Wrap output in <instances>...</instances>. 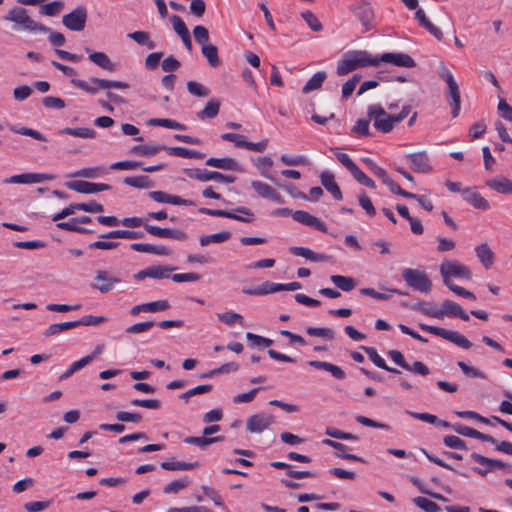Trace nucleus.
<instances>
[{
	"label": "nucleus",
	"instance_id": "f257e3e1",
	"mask_svg": "<svg viewBox=\"0 0 512 512\" xmlns=\"http://www.w3.org/2000/svg\"><path fill=\"white\" fill-rule=\"evenodd\" d=\"M368 66H378L376 56L373 57L365 50H352L346 52L337 64V74L339 76L347 75L348 73Z\"/></svg>",
	"mask_w": 512,
	"mask_h": 512
},
{
	"label": "nucleus",
	"instance_id": "f03ea898",
	"mask_svg": "<svg viewBox=\"0 0 512 512\" xmlns=\"http://www.w3.org/2000/svg\"><path fill=\"white\" fill-rule=\"evenodd\" d=\"M367 116L373 121L374 128L381 133H390L397 124L394 116L386 112L380 104H373L368 107Z\"/></svg>",
	"mask_w": 512,
	"mask_h": 512
},
{
	"label": "nucleus",
	"instance_id": "7ed1b4c3",
	"mask_svg": "<svg viewBox=\"0 0 512 512\" xmlns=\"http://www.w3.org/2000/svg\"><path fill=\"white\" fill-rule=\"evenodd\" d=\"M440 274L445 285L453 283L451 278H462L470 280L472 278V272L470 269L455 260H445L440 264Z\"/></svg>",
	"mask_w": 512,
	"mask_h": 512
},
{
	"label": "nucleus",
	"instance_id": "20e7f679",
	"mask_svg": "<svg viewBox=\"0 0 512 512\" xmlns=\"http://www.w3.org/2000/svg\"><path fill=\"white\" fill-rule=\"evenodd\" d=\"M418 326L423 331H426L433 335L439 336V337L457 345L458 347H460L462 349H470L473 345L464 335H462L461 333H459L457 331H451V330H447L442 327L427 325L424 323H419Z\"/></svg>",
	"mask_w": 512,
	"mask_h": 512
},
{
	"label": "nucleus",
	"instance_id": "39448f33",
	"mask_svg": "<svg viewBox=\"0 0 512 512\" xmlns=\"http://www.w3.org/2000/svg\"><path fill=\"white\" fill-rule=\"evenodd\" d=\"M402 277L406 284L415 291L429 293L432 289L431 280L422 270L405 268L402 270Z\"/></svg>",
	"mask_w": 512,
	"mask_h": 512
},
{
	"label": "nucleus",
	"instance_id": "423d86ee",
	"mask_svg": "<svg viewBox=\"0 0 512 512\" xmlns=\"http://www.w3.org/2000/svg\"><path fill=\"white\" fill-rule=\"evenodd\" d=\"M4 19L7 21L20 24L24 30L39 31L44 33L49 31V29L43 24H40L32 20L30 16L27 14V10L21 7L15 6L12 9H10L8 14L4 16Z\"/></svg>",
	"mask_w": 512,
	"mask_h": 512
},
{
	"label": "nucleus",
	"instance_id": "0eeeda50",
	"mask_svg": "<svg viewBox=\"0 0 512 512\" xmlns=\"http://www.w3.org/2000/svg\"><path fill=\"white\" fill-rule=\"evenodd\" d=\"M90 81L95 86L89 85L84 80H80V79H72L71 80V82L75 86L81 88L82 90H84L90 94H96L98 92V90H100V89L109 90L112 88H117V89H128L129 88V84L126 82H122V81L107 80V79H101V78H91Z\"/></svg>",
	"mask_w": 512,
	"mask_h": 512
},
{
	"label": "nucleus",
	"instance_id": "6e6552de",
	"mask_svg": "<svg viewBox=\"0 0 512 512\" xmlns=\"http://www.w3.org/2000/svg\"><path fill=\"white\" fill-rule=\"evenodd\" d=\"M440 77L448 85L447 97L450 99L449 104L451 106V114L455 118L459 115L460 112L461 96L459 86L453 74L449 70H444L443 72H441Z\"/></svg>",
	"mask_w": 512,
	"mask_h": 512
},
{
	"label": "nucleus",
	"instance_id": "1a4fd4ad",
	"mask_svg": "<svg viewBox=\"0 0 512 512\" xmlns=\"http://www.w3.org/2000/svg\"><path fill=\"white\" fill-rule=\"evenodd\" d=\"M184 173L187 175V177L191 179H196L201 182H207V181H217V182H224V183H233L235 181V177L231 175H224L217 171H209L206 169H184Z\"/></svg>",
	"mask_w": 512,
	"mask_h": 512
},
{
	"label": "nucleus",
	"instance_id": "9d476101",
	"mask_svg": "<svg viewBox=\"0 0 512 512\" xmlns=\"http://www.w3.org/2000/svg\"><path fill=\"white\" fill-rule=\"evenodd\" d=\"M388 355L395 364L407 371L414 372L421 376H427L430 373V369L425 363L422 361H415L412 364H409L404 359L403 354L398 350H390Z\"/></svg>",
	"mask_w": 512,
	"mask_h": 512
},
{
	"label": "nucleus",
	"instance_id": "9b49d317",
	"mask_svg": "<svg viewBox=\"0 0 512 512\" xmlns=\"http://www.w3.org/2000/svg\"><path fill=\"white\" fill-rule=\"evenodd\" d=\"M358 20L364 26L365 31H369L374 28V10L369 0H361L358 5L353 8Z\"/></svg>",
	"mask_w": 512,
	"mask_h": 512
},
{
	"label": "nucleus",
	"instance_id": "f8f14e48",
	"mask_svg": "<svg viewBox=\"0 0 512 512\" xmlns=\"http://www.w3.org/2000/svg\"><path fill=\"white\" fill-rule=\"evenodd\" d=\"M471 458L479 465H487V468H479V467L473 468V471L481 476H486L489 472H492L495 469L510 468V466L508 464L502 462L501 460L491 459V458L485 457L481 454H478L476 452L471 454Z\"/></svg>",
	"mask_w": 512,
	"mask_h": 512
},
{
	"label": "nucleus",
	"instance_id": "ddd939ff",
	"mask_svg": "<svg viewBox=\"0 0 512 512\" xmlns=\"http://www.w3.org/2000/svg\"><path fill=\"white\" fill-rule=\"evenodd\" d=\"M121 280L115 276H112L105 270L96 272L94 281L91 283V288L99 290L101 293H108L112 291L116 284H119Z\"/></svg>",
	"mask_w": 512,
	"mask_h": 512
},
{
	"label": "nucleus",
	"instance_id": "4468645a",
	"mask_svg": "<svg viewBox=\"0 0 512 512\" xmlns=\"http://www.w3.org/2000/svg\"><path fill=\"white\" fill-rule=\"evenodd\" d=\"M87 21V9L84 6H78L76 9L66 14V29L80 32L84 30Z\"/></svg>",
	"mask_w": 512,
	"mask_h": 512
},
{
	"label": "nucleus",
	"instance_id": "2eb2a0df",
	"mask_svg": "<svg viewBox=\"0 0 512 512\" xmlns=\"http://www.w3.org/2000/svg\"><path fill=\"white\" fill-rule=\"evenodd\" d=\"M274 422V416L266 413H258L247 419L246 428L251 433H261L269 428Z\"/></svg>",
	"mask_w": 512,
	"mask_h": 512
},
{
	"label": "nucleus",
	"instance_id": "dca6fc26",
	"mask_svg": "<svg viewBox=\"0 0 512 512\" xmlns=\"http://www.w3.org/2000/svg\"><path fill=\"white\" fill-rule=\"evenodd\" d=\"M66 187L79 193L91 194L100 191L110 190L111 186L104 183H93L83 180H72L66 182Z\"/></svg>",
	"mask_w": 512,
	"mask_h": 512
},
{
	"label": "nucleus",
	"instance_id": "f3484780",
	"mask_svg": "<svg viewBox=\"0 0 512 512\" xmlns=\"http://www.w3.org/2000/svg\"><path fill=\"white\" fill-rule=\"evenodd\" d=\"M174 267L170 266H162V265H155V266H149L143 270L138 271L135 274L136 280H144L146 278H153V279H168L170 278V273L174 271Z\"/></svg>",
	"mask_w": 512,
	"mask_h": 512
},
{
	"label": "nucleus",
	"instance_id": "a211bd4d",
	"mask_svg": "<svg viewBox=\"0 0 512 512\" xmlns=\"http://www.w3.org/2000/svg\"><path fill=\"white\" fill-rule=\"evenodd\" d=\"M376 60H378V65L384 62L398 67L413 68L416 66L414 59L405 53H384L376 56Z\"/></svg>",
	"mask_w": 512,
	"mask_h": 512
},
{
	"label": "nucleus",
	"instance_id": "6ab92c4d",
	"mask_svg": "<svg viewBox=\"0 0 512 512\" xmlns=\"http://www.w3.org/2000/svg\"><path fill=\"white\" fill-rule=\"evenodd\" d=\"M411 164V169L418 173H429L432 171L430 159L426 151L410 153L405 156Z\"/></svg>",
	"mask_w": 512,
	"mask_h": 512
},
{
	"label": "nucleus",
	"instance_id": "aec40b11",
	"mask_svg": "<svg viewBox=\"0 0 512 512\" xmlns=\"http://www.w3.org/2000/svg\"><path fill=\"white\" fill-rule=\"evenodd\" d=\"M144 229L151 235L160 238H171L179 241L187 239V234L181 230L161 228L154 225H144Z\"/></svg>",
	"mask_w": 512,
	"mask_h": 512
},
{
	"label": "nucleus",
	"instance_id": "412c9836",
	"mask_svg": "<svg viewBox=\"0 0 512 512\" xmlns=\"http://www.w3.org/2000/svg\"><path fill=\"white\" fill-rule=\"evenodd\" d=\"M54 176L51 174H43V173H23L19 175H13L10 178L6 179L5 182L11 184H30V183H40L46 180H52Z\"/></svg>",
	"mask_w": 512,
	"mask_h": 512
},
{
	"label": "nucleus",
	"instance_id": "4be33fe9",
	"mask_svg": "<svg viewBox=\"0 0 512 512\" xmlns=\"http://www.w3.org/2000/svg\"><path fill=\"white\" fill-rule=\"evenodd\" d=\"M292 217L298 223L315 228L316 230H319L324 233L327 232V226L317 217L313 216L312 214L306 211L297 210L293 212Z\"/></svg>",
	"mask_w": 512,
	"mask_h": 512
},
{
	"label": "nucleus",
	"instance_id": "5701e85b",
	"mask_svg": "<svg viewBox=\"0 0 512 512\" xmlns=\"http://www.w3.org/2000/svg\"><path fill=\"white\" fill-rule=\"evenodd\" d=\"M452 428L456 433H458L462 436L479 439L481 441L489 442L491 444L497 443V440L495 438H493L491 435L479 432L478 430L468 427L464 424L456 423V424H453Z\"/></svg>",
	"mask_w": 512,
	"mask_h": 512
},
{
	"label": "nucleus",
	"instance_id": "b1692460",
	"mask_svg": "<svg viewBox=\"0 0 512 512\" xmlns=\"http://www.w3.org/2000/svg\"><path fill=\"white\" fill-rule=\"evenodd\" d=\"M206 165L222 170H228V171H237V172H243V167L233 158L230 157H224V158H215L211 157L206 160Z\"/></svg>",
	"mask_w": 512,
	"mask_h": 512
},
{
	"label": "nucleus",
	"instance_id": "393cba45",
	"mask_svg": "<svg viewBox=\"0 0 512 512\" xmlns=\"http://www.w3.org/2000/svg\"><path fill=\"white\" fill-rule=\"evenodd\" d=\"M440 311L441 319L445 316L460 318L463 321H468L470 319L469 315L463 310V308L451 300H445L441 305Z\"/></svg>",
	"mask_w": 512,
	"mask_h": 512
},
{
	"label": "nucleus",
	"instance_id": "a878e982",
	"mask_svg": "<svg viewBox=\"0 0 512 512\" xmlns=\"http://www.w3.org/2000/svg\"><path fill=\"white\" fill-rule=\"evenodd\" d=\"M462 196L464 201L476 209L487 210L490 206L488 201L475 188L462 190Z\"/></svg>",
	"mask_w": 512,
	"mask_h": 512
},
{
	"label": "nucleus",
	"instance_id": "bb28decb",
	"mask_svg": "<svg viewBox=\"0 0 512 512\" xmlns=\"http://www.w3.org/2000/svg\"><path fill=\"white\" fill-rule=\"evenodd\" d=\"M253 189L260 197L267 198L276 203H283V197L271 186L261 181L254 180L251 183Z\"/></svg>",
	"mask_w": 512,
	"mask_h": 512
},
{
	"label": "nucleus",
	"instance_id": "cd10ccee",
	"mask_svg": "<svg viewBox=\"0 0 512 512\" xmlns=\"http://www.w3.org/2000/svg\"><path fill=\"white\" fill-rule=\"evenodd\" d=\"M242 292L250 296H263L267 294L280 292V287L279 283L265 281L260 285L254 287H245L243 288Z\"/></svg>",
	"mask_w": 512,
	"mask_h": 512
},
{
	"label": "nucleus",
	"instance_id": "c85d7f7f",
	"mask_svg": "<svg viewBox=\"0 0 512 512\" xmlns=\"http://www.w3.org/2000/svg\"><path fill=\"white\" fill-rule=\"evenodd\" d=\"M321 184L323 187L332 194L336 200H342L343 195L340 187L335 181L334 175L329 171H323L320 175Z\"/></svg>",
	"mask_w": 512,
	"mask_h": 512
},
{
	"label": "nucleus",
	"instance_id": "c756f323",
	"mask_svg": "<svg viewBox=\"0 0 512 512\" xmlns=\"http://www.w3.org/2000/svg\"><path fill=\"white\" fill-rule=\"evenodd\" d=\"M475 253L480 263L489 269L495 261V255L487 243L476 246Z\"/></svg>",
	"mask_w": 512,
	"mask_h": 512
},
{
	"label": "nucleus",
	"instance_id": "7c9ffc66",
	"mask_svg": "<svg viewBox=\"0 0 512 512\" xmlns=\"http://www.w3.org/2000/svg\"><path fill=\"white\" fill-rule=\"evenodd\" d=\"M308 364L315 369H321L331 373V375L336 379L341 380L345 378V372L343 369L332 363L319 360H311L308 362Z\"/></svg>",
	"mask_w": 512,
	"mask_h": 512
},
{
	"label": "nucleus",
	"instance_id": "2f4dec72",
	"mask_svg": "<svg viewBox=\"0 0 512 512\" xmlns=\"http://www.w3.org/2000/svg\"><path fill=\"white\" fill-rule=\"evenodd\" d=\"M76 210H83L89 213H99L104 211V207L102 204L96 201L70 204L66 207V216L73 214Z\"/></svg>",
	"mask_w": 512,
	"mask_h": 512
},
{
	"label": "nucleus",
	"instance_id": "473e14b6",
	"mask_svg": "<svg viewBox=\"0 0 512 512\" xmlns=\"http://www.w3.org/2000/svg\"><path fill=\"white\" fill-rule=\"evenodd\" d=\"M486 185L501 194H512V181L500 176L486 181Z\"/></svg>",
	"mask_w": 512,
	"mask_h": 512
},
{
	"label": "nucleus",
	"instance_id": "72a5a7b5",
	"mask_svg": "<svg viewBox=\"0 0 512 512\" xmlns=\"http://www.w3.org/2000/svg\"><path fill=\"white\" fill-rule=\"evenodd\" d=\"M290 252L295 256L304 257L305 259L312 261V262H322V261H326L328 259L327 255L316 253L306 247L293 246V247H290Z\"/></svg>",
	"mask_w": 512,
	"mask_h": 512
},
{
	"label": "nucleus",
	"instance_id": "f704fd0d",
	"mask_svg": "<svg viewBox=\"0 0 512 512\" xmlns=\"http://www.w3.org/2000/svg\"><path fill=\"white\" fill-rule=\"evenodd\" d=\"M162 150L167 151V146L161 145V144H158V145H136L131 148L129 153L131 155L151 157Z\"/></svg>",
	"mask_w": 512,
	"mask_h": 512
},
{
	"label": "nucleus",
	"instance_id": "c9c22d12",
	"mask_svg": "<svg viewBox=\"0 0 512 512\" xmlns=\"http://www.w3.org/2000/svg\"><path fill=\"white\" fill-rule=\"evenodd\" d=\"M362 349L365 351V353L368 355L369 359L379 368L384 369L386 371H389L394 374L400 373L398 369L389 367L385 360L378 354L377 350L374 347H365L363 346Z\"/></svg>",
	"mask_w": 512,
	"mask_h": 512
},
{
	"label": "nucleus",
	"instance_id": "e433bc0d",
	"mask_svg": "<svg viewBox=\"0 0 512 512\" xmlns=\"http://www.w3.org/2000/svg\"><path fill=\"white\" fill-rule=\"evenodd\" d=\"M143 237V233L139 231L131 230H113L99 236L100 239H140Z\"/></svg>",
	"mask_w": 512,
	"mask_h": 512
},
{
	"label": "nucleus",
	"instance_id": "4c0bfd02",
	"mask_svg": "<svg viewBox=\"0 0 512 512\" xmlns=\"http://www.w3.org/2000/svg\"><path fill=\"white\" fill-rule=\"evenodd\" d=\"M106 321L103 316H92L87 315L79 319L78 321H66V330L75 328L78 325L84 326H96Z\"/></svg>",
	"mask_w": 512,
	"mask_h": 512
},
{
	"label": "nucleus",
	"instance_id": "58836bf2",
	"mask_svg": "<svg viewBox=\"0 0 512 512\" xmlns=\"http://www.w3.org/2000/svg\"><path fill=\"white\" fill-rule=\"evenodd\" d=\"M199 212L201 214H206V215H210V216L223 217V218L233 219V220L240 221V222L250 223V219L242 218L241 216H239V214H235L233 212H229L226 210L200 208Z\"/></svg>",
	"mask_w": 512,
	"mask_h": 512
},
{
	"label": "nucleus",
	"instance_id": "ea45409f",
	"mask_svg": "<svg viewBox=\"0 0 512 512\" xmlns=\"http://www.w3.org/2000/svg\"><path fill=\"white\" fill-rule=\"evenodd\" d=\"M327 78V74L324 71L315 73L304 85L302 92L308 94L314 90L319 89Z\"/></svg>",
	"mask_w": 512,
	"mask_h": 512
},
{
	"label": "nucleus",
	"instance_id": "a19ab883",
	"mask_svg": "<svg viewBox=\"0 0 512 512\" xmlns=\"http://www.w3.org/2000/svg\"><path fill=\"white\" fill-rule=\"evenodd\" d=\"M330 280L333 284L344 292L353 290L357 283L354 278L342 275H332Z\"/></svg>",
	"mask_w": 512,
	"mask_h": 512
},
{
	"label": "nucleus",
	"instance_id": "79ce46f5",
	"mask_svg": "<svg viewBox=\"0 0 512 512\" xmlns=\"http://www.w3.org/2000/svg\"><path fill=\"white\" fill-rule=\"evenodd\" d=\"M161 468L168 471H186L192 470L199 466L198 462H184V461H165L161 463Z\"/></svg>",
	"mask_w": 512,
	"mask_h": 512
},
{
	"label": "nucleus",
	"instance_id": "37998d69",
	"mask_svg": "<svg viewBox=\"0 0 512 512\" xmlns=\"http://www.w3.org/2000/svg\"><path fill=\"white\" fill-rule=\"evenodd\" d=\"M167 152L170 155L183 158L203 159L205 157V154L202 152L190 150L184 147H167Z\"/></svg>",
	"mask_w": 512,
	"mask_h": 512
},
{
	"label": "nucleus",
	"instance_id": "c03bdc74",
	"mask_svg": "<svg viewBox=\"0 0 512 512\" xmlns=\"http://www.w3.org/2000/svg\"><path fill=\"white\" fill-rule=\"evenodd\" d=\"M385 185H387L390 191L396 195H400L404 198L414 197L413 193L403 190L389 175L387 172L379 178Z\"/></svg>",
	"mask_w": 512,
	"mask_h": 512
},
{
	"label": "nucleus",
	"instance_id": "a18cd8bd",
	"mask_svg": "<svg viewBox=\"0 0 512 512\" xmlns=\"http://www.w3.org/2000/svg\"><path fill=\"white\" fill-rule=\"evenodd\" d=\"M385 185H387L390 191L396 195H400L404 198L414 197L413 193L403 190L389 175L387 172L379 178Z\"/></svg>",
	"mask_w": 512,
	"mask_h": 512
},
{
	"label": "nucleus",
	"instance_id": "49530a36",
	"mask_svg": "<svg viewBox=\"0 0 512 512\" xmlns=\"http://www.w3.org/2000/svg\"><path fill=\"white\" fill-rule=\"evenodd\" d=\"M202 54L207 59L208 63L211 67H217L220 64V60L218 57V49L213 44H204L202 45Z\"/></svg>",
	"mask_w": 512,
	"mask_h": 512
},
{
	"label": "nucleus",
	"instance_id": "de8ad7c7",
	"mask_svg": "<svg viewBox=\"0 0 512 512\" xmlns=\"http://www.w3.org/2000/svg\"><path fill=\"white\" fill-rule=\"evenodd\" d=\"M223 439L224 438L222 436H217V437H206L204 435L201 437L188 436L184 439V442L187 444H193V445L203 448L210 444L223 441Z\"/></svg>",
	"mask_w": 512,
	"mask_h": 512
},
{
	"label": "nucleus",
	"instance_id": "09e8293b",
	"mask_svg": "<svg viewBox=\"0 0 512 512\" xmlns=\"http://www.w3.org/2000/svg\"><path fill=\"white\" fill-rule=\"evenodd\" d=\"M90 61H92L94 64L98 65L99 67L108 70L113 71L114 65L109 59V57L103 53V52H93L89 55Z\"/></svg>",
	"mask_w": 512,
	"mask_h": 512
},
{
	"label": "nucleus",
	"instance_id": "8fccbe9b",
	"mask_svg": "<svg viewBox=\"0 0 512 512\" xmlns=\"http://www.w3.org/2000/svg\"><path fill=\"white\" fill-rule=\"evenodd\" d=\"M219 109H220V101L213 98V99L209 100L206 103L204 109L198 113V117L201 119L214 118L218 115Z\"/></svg>",
	"mask_w": 512,
	"mask_h": 512
},
{
	"label": "nucleus",
	"instance_id": "3c124183",
	"mask_svg": "<svg viewBox=\"0 0 512 512\" xmlns=\"http://www.w3.org/2000/svg\"><path fill=\"white\" fill-rule=\"evenodd\" d=\"M231 233L229 231H223L211 235H205L200 237L199 242L201 246H207L211 243H223L230 239Z\"/></svg>",
	"mask_w": 512,
	"mask_h": 512
},
{
	"label": "nucleus",
	"instance_id": "603ef678",
	"mask_svg": "<svg viewBox=\"0 0 512 512\" xmlns=\"http://www.w3.org/2000/svg\"><path fill=\"white\" fill-rule=\"evenodd\" d=\"M91 218L88 216H79L66 221V230L78 231L82 233H91L92 230L81 228L78 224L90 223Z\"/></svg>",
	"mask_w": 512,
	"mask_h": 512
},
{
	"label": "nucleus",
	"instance_id": "864d4df0",
	"mask_svg": "<svg viewBox=\"0 0 512 512\" xmlns=\"http://www.w3.org/2000/svg\"><path fill=\"white\" fill-rule=\"evenodd\" d=\"M128 37L133 39L136 43L140 45H146L149 49H154L156 47L155 42L151 41L150 35L145 31H135L128 34Z\"/></svg>",
	"mask_w": 512,
	"mask_h": 512
},
{
	"label": "nucleus",
	"instance_id": "5fc2aeb1",
	"mask_svg": "<svg viewBox=\"0 0 512 512\" xmlns=\"http://www.w3.org/2000/svg\"><path fill=\"white\" fill-rule=\"evenodd\" d=\"M218 319L228 326H233L235 323L243 325V317L236 312H223L217 314Z\"/></svg>",
	"mask_w": 512,
	"mask_h": 512
},
{
	"label": "nucleus",
	"instance_id": "6e6d98bb",
	"mask_svg": "<svg viewBox=\"0 0 512 512\" xmlns=\"http://www.w3.org/2000/svg\"><path fill=\"white\" fill-rule=\"evenodd\" d=\"M63 7H64L63 2L53 1L51 3L42 5L39 13L41 15H46V16H56L62 11Z\"/></svg>",
	"mask_w": 512,
	"mask_h": 512
},
{
	"label": "nucleus",
	"instance_id": "4d7b16f0",
	"mask_svg": "<svg viewBox=\"0 0 512 512\" xmlns=\"http://www.w3.org/2000/svg\"><path fill=\"white\" fill-rule=\"evenodd\" d=\"M246 338L253 347H270L273 344V340L251 332L246 333Z\"/></svg>",
	"mask_w": 512,
	"mask_h": 512
},
{
	"label": "nucleus",
	"instance_id": "13d9d810",
	"mask_svg": "<svg viewBox=\"0 0 512 512\" xmlns=\"http://www.w3.org/2000/svg\"><path fill=\"white\" fill-rule=\"evenodd\" d=\"M413 502L425 512H438L440 510V507L435 502L425 497H416L413 499Z\"/></svg>",
	"mask_w": 512,
	"mask_h": 512
},
{
	"label": "nucleus",
	"instance_id": "bf43d9fd",
	"mask_svg": "<svg viewBox=\"0 0 512 512\" xmlns=\"http://www.w3.org/2000/svg\"><path fill=\"white\" fill-rule=\"evenodd\" d=\"M124 183L136 188H148L151 186L150 179L145 175L126 177L124 178Z\"/></svg>",
	"mask_w": 512,
	"mask_h": 512
},
{
	"label": "nucleus",
	"instance_id": "052dcab7",
	"mask_svg": "<svg viewBox=\"0 0 512 512\" xmlns=\"http://www.w3.org/2000/svg\"><path fill=\"white\" fill-rule=\"evenodd\" d=\"M461 371L468 377L485 379L486 375L474 366H470L463 361L457 363Z\"/></svg>",
	"mask_w": 512,
	"mask_h": 512
},
{
	"label": "nucleus",
	"instance_id": "680f3d73",
	"mask_svg": "<svg viewBox=\"0 0 512 512\" xmlns=\"http://www.w3.org/2000/svg\"><path fill=\"white\" fill-rule=\"evenodd\" d=\"M188 92L197 97H206L210 94V90L196 81H188Z\"/></svg>",
	"mask_w": 512,
	"mask_h": 512
},
{
	"label": "nucleus",
	"instance_id": "e2e57ef3",
	"mask_svg": "<svg viewBox=\"0 0 512 512\" xmlns=\"http://www.w3.org/2000/svg\"><path fill=\"white\" fill-rule=\"evenodd\" d=\"M66 134L74 136V137L90 139V138L95 137L96 132H95V130L90 129V128L79 127V128H66Z\"/></svg>",
	"mask_w": 512,
	"mask_h": 512
},
{
	"label": "nucleus",
	"instance_id": "0e129e2a",
	"mask_svg": "<svg viewBox=\"0 0 512 512\" xmlns=\"http://www.w3.org/2000/svg\"><path fill=\"white\" fill-rule=\"evenodd\" d=\"M334 152L335 157L338 161L351 173L357 165L350 158V156L346 153L339 152L337 148L331 149Z\"/></svg>",
	"mask_w": 512,
	"mask_h": 512
},
{
	"label": "nucleus",
	"instance_id": "69168bd1",
	"mask_svg": "<svg viewBox=\"0 0 512 512\" xmlns=\"http://www.w3.org/2000/svg\"><path fill=\"white\" fill-rule=\"evenodd\" d=\"M93 359H94V355H87V356L81 358L80 360L72 363L69 366V368L66 370V378H68L69 376L73 375L76 371L82 369L83 367H85L86 365L91 363Z\"/></svg>",
	"mask_w": 512,
	"mask_h": 512
},
{
	"label": "nucleus",
	"instance_id": "338daca9",
	"mask_svg": "<svg viewBox=\"0 0 512 512\" xmlns=\"http://www.w3.org/2000/svg\"><path fill=\"white\" fill-rule=\"evenodd\" d=\"M443 443L447 447L452 448V449H457V450H466L467 449L465 441H463L458 436L447 435L443 438Z\"/></svg>",
	"mask_w": 512,
	"mask_h": 512
},
{
	"label": "nucleus",
	"instance_id": "774afa93",
	"mask_svg": "<svg viewBox=\"0 0 512 512\" xmlns=\"http://www.w3.org/2000/svg\"><path fill=\"white\" fill-rule=\"evenodd\" d=\"M301 16L314 32H319L323 29L322 24L311 11H305Z\"/></svg>",
	"mask_w": 512,
	"mask_h": 512
}]
</instances>
